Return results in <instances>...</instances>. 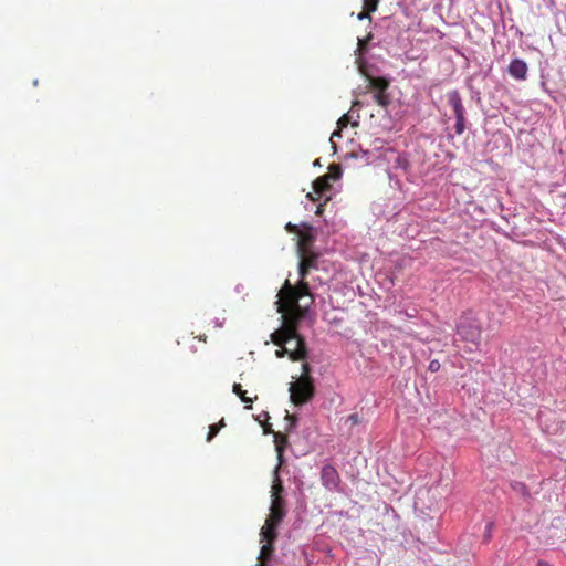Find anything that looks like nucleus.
I'll return each instance as SVG.
<instances>
[{
    "label": "nucleus",
    "instance_id": "obj_1",
    "mask_svg": "<svg viewBox=\"0 0 566 566\" xmlns=\"http://www.w3.org/2000/svg\"><path fill=\"white\" fill-rule=\"evenodd\" d=\"M277 312L282 314V326L271 334V339L276 346L291 344L304 339L298 333L301 321L305 317L314 298L310 292L307 282L292 285L286 280L279 292Z\"/></svg>",
    "mask_w": 566,
    "mask_h": 566
},
{
    "label": "nucleus",
    "instance_id": "obj_2",
    "mask_svg": "<svg viewBox=\"0 0 566 566\" xmlns=\"http://www.w3.org/2000/svg\"><path fill=\"white\" fill-rule=\"evenodd\" d=\"M457 334L460 339L471 344L474 348H469L470 352L476 349L481 342L482 327L479 321L469 315L462 316L457 327Z\"/></svg>",
    "mask_w": 566,
    "mask_h": 566
},
{
    "label": "nucleus",
    "instance_id": "obj_3",
    "mask_svg": "<svg viewBox=\"0 0 566 566\" xmlns=\"http://www.w3.org/2000/svg\"><path fill=\"white\" fill-rule=\"evenodd\" d=\"M315 395L314 381L297 379L290 385V398L295 406H302L313 399Z\"/></svg>",
    "mask_w": 566,
    "mask_h": 566
},
{
    "label": "nucleus",
    "instance_id": "obj_4",
    "mask_svg": "<svg viewBox=\"0 0 566 566\" xmlns=\"http://www.w3.org/2000/svg\"><path fill=\"white\" fill-rule=\"evenodd\" d=\"M448 104L452 107L455 115L454 130L458 135L463 134L465 129V109L462 104L460 93L458 91H451L447 95Z\"/></svg>",
    "mask_w": 566,
    "mask_h": 566
},
{
    "label": "nucleus",
    "instance_id": "obj_5",
    "mask_svg": "<svg viewBox=\"0 0 566 566\" xmlns=\"http://www.w3.org/2000/svg\"><path fill=\"white\" fill-rule=\"evenodd\" d=\"M287 345L289 344L279 346L280 348L275 352V356L277 358H283L285 355H287L292 361H300L307 357L308 352L305 339H298L295 342V346L293 348L289 347Z\"/></svg>",
    "mask_w": 566,
    "mask_h": 566
},
{
    "label": "nucleus",
    "instance_id": "obj_6",
    "mask_svg": "<svg viewBox=\"0 0 566 566\" xmlns=\"http://www.w3.org/2000/svg\"><path fill=\"white\" fill-rule=\"evenodd\" d=\"M298 274L301 276L300 283L305 282V277L311 269L317 268V254L313 252L302 251Z\"/></svg>",
    "mask_w": 566,
    "mask_h": 566
},
{
    "label": "nucleus",
    "instance_id": "obj_7",
    "mask_svg": "<svg viewBox=\"0 0 566 566\" xmlns=\"http://www.w3.org/2000/svg\"><path fill=\"white\" fill-rule=\"evenodd\" d=\"M322 482H323V485L326 489H328L329 491L337 490L339 482H340V478H339L337 470L333 465L327 464V465L323 467Z\"/></svg>",
    "mask_w": 566,
    "mask_h": 566
},
{
    "label": "nucleus",
    "instance_id": "obj_8",
    "mask_svg": "<svg viewBox=\"0 0 566 566\" xmlns=\"http://www.w3.org/2000/svg\"><path fill=\"white\" fill-rule=\"evenodd\" d=\"M332 188L327 177L321 176L313 181V192L307 193V198L312 201H318Z\"/></svg>",
    "mask_w": 566,
    "mask_h": 566
},
{
    "label": "nucleus",
    "instance_id": "obj_9",
    "mask_svg": "<svg viewBox=\"0 0 566 566\" xmlns=\"http://www.w3.org/2000/svg\"><path fill=\"white\" fill-rule=\"evenodd\" d=\"M507 71L515 80L524 81L526 80L528 67L523 60L514 59L511 61Z\"/></svg>",
    "mask_w": 566,
    "mask_h": 566
},
{
    "label": "nucleus",
    "instance_id": "obj_10",
    "mask_svg": "<svg viewBox=\"0 0 566 566\" xmlns=\"http://www.w3.org/2000/svg\"><path fill=\"white\" fill-rule=\"evenodd\" d=\"M285 501L283 497H275L271 501L270 515L268 520H271L276 523H281L285 516Z\"/></svg>",
    "mask_w": 566,
    "mask_h": 566
},
{
    "label": "nucleus",
    "instance_id": "obj_11",
    "mask_svg": "<svg viewBox=\"0 0 566 566\" xmlns=\"http://www.w3.org/2000/svg\"><path fill=\"white\" fill-rule=\"evenodd\" d=\"M264 432L265 433H270L272 432L273 433V437H274V444H275V450H276V453H277V459H279V464L277 465H281L282 461H283V452H284V449L285 447L287 446V437L281 432H273L270 428L268 427H264Z\"/></svg>",
    "mask_w": 566,
    "mask_h": 566
},
{
    "label": "nucleus",
    "instance_id": "obj_12",
    "mask_svg": "<svg viewBox=\"0 0 566 566\" xmlns=\"http://www.w3.org/2000/svg\"><path fill=\"white\" fill-rule=\"evenodd\" d=\"M279 525H280L279 523L266 518L263 527L261 528V533H260L262 541L275 542L276 537H277L276 528Z\"/></svg>",
    "mask_w": 566,
    "mask_h": 566
},
{
    "label": "nucleus",
    "instance_id": "obj_13",
    "mask_svg": "<svg viewBox=\"0 0 566 566\" xmlns=\"http://www.w3.org/2000/svg\"><path fill=\"white\" fill-rule=\"evenodd\" d=\"M368 85L367 90H373L375 92H387L389 87V81L385 77H373L367 76Z\"/></svg>",
    "mask_w": 566,
    "mask_h": 566
},
{
    "label": "nucleus",
    "instance_id": "obj_14",
    "mask_svg": "<svg viewBox=\"0 0 566 566\" xmlns=\"http://www.w3.org/2000/svg\"><path fill=\"white\" fill-rule=\"evenodd\" d=\"M232 391L241 399L242 402L245 403L247 409H252V402L253 400L258 399V396H254V398H250L247 396V391L242 389V386L240 384H233Z\"/></svg>",
    "mask_w": 566,
    "mask_h": 566
},
{
    "label": "nucleus",
    "instance_id": "obj_15",
    "mask_svg": "<svg viewBox=\"0 0 566 566\" xmlns=\"http://www.w3.org/2000/svg\"><path fill=\"white\" fill-rule=\"evenodd\" d=\"M279 467H276L275 471H274V481H273V485H272V490H271V497L272 499H275V497H282V492L284 491V488L282 485V482L279 478Z\"/></svg>",
    "mask_w": 566,
    "mask_h": 566
},
{
    "label": "nucleus",
    "instance_id": "obj_16",
    "mask_svg": "<svg viewBox=\"0 0 566 566\" xmlns=\"http://www.w3.org/2000/svg\"><path fill=\"white\" fill-rule=\"evenodd\" d=\"M373 99L377 105L384 108H386L391 102L390 96L387 92H375L373 95Z\"/></svg>",
    "mask_w": 566,
    "mask_h": 566
},
{
    "label": "nucleus",
    "instance_id": "obj_17",
    "mask_svg": "<svg viewBox=\"0 0 566 566\" xmlns=\"http://www.w3.org/2000/svg\"><path fill=\"white\" fill-rule=\"evenodd\" d=\"M274 542H266L262 547H261V552H260V556H259V559L261 562H266L271 558L272 554H273V551H274V546H273Z\"/></svg>",
    "mask_w": 566,
    "mask_h": 566
},
{
    "label": "nucleus",
    "instance_id": "obj_18",
    "mask_svg": "<svg viewBox=\"0 0 566 566\" xmlns=\"http://www.w3.org/2000/svg\"><path fill=\"white\" fill-rule=\"evenodd\" d=\"M342 176V169L339 165H331L328 167V172L324 175V177H327L329 181H336Z\"/></svg>",
    "mask_w": 566,
    "mask_h": 566
},
{
    "label": "nucleus",
    "instance_id": "obj_19",
    "mask_svg": "<svg viewBox=\"0 0 566 566\" xmlns=\"http://www.w3.org/2000/svg\"><path fill=\"white\" fill-rule=\"evenodd\" d=\"M300 240H298V248L301 251H306V247L311 243L312 237L307 233H298Z\"/></svg>",
    "mask_w": 566,
    "mask_h": 566
},
{
    "label": "nucleus",
    "instance_id": "obj_20",
    "mask_svg": "<svg viewBox=\"0 0 566 566\" xmlns=\"http://www.w3.org/2000/svg\"><path fill=\"white\" fill-rule=\"evenodd\" d=\"M311 366L308 363L302 364V375L298 379H304L305 381H314L313 377L311 376Z\"/></svg>",
    "mask_w": 566,
    "mask_h": 566
},
{
    "label": "nucleus",
    "instance_id": "obj_21",
    "mask_svg": "<svg viewBox=\"0 0 566 566\" xmlns=\"http://www.w3.org/2000/svg\"><path fill=\"white\" fill-rule=\"evenodd\" d=\"M224 426L223 420L219 424H211L207 436V441H211L219 432L220 427Z\"/></svg>",
    "mask_w": 566,
    "mask_h": 566
},
{
    "label": "nucleus",
    "instance_id": "obj_22",
    "mask_svg": "<svg viewBox=\"0 0 566 566\" xmlns=\"http://www.w3.org/2000/svg\"><path fill=\"white\" fill-rule=\"evenodd\" d=\"M373 39V35L371 33H369L367 36H365L364 39H358V48H357V51H359V53H363L366 49H367V45L369 43V41Z\"/></svg>",
    "mask_w": 566,
    "mask_h": 566
},
{
    "label": "nucleus",
    "instance_id": "obj_23",
    "mask_svg": "<svg viewBox=\"0 0 566 566\" xmlns=\"http://www.w3.org/2000/svg\"><path fill=\"white\" fill-rule=\"evenodd\" d=\"M380 0H363V7L369 11H376Z\"/></svg>",
    "mask_w": 566,
    "mask_h": 566
},
{
    "label": "nucleus",
    "instance_id": "obj_24",
    "mask_svg": "<svg viewBox=\"0 0 566 566\" xmlns=\"http://www.w3.org/2000/svg\"><path fill=\"white\" fill-rule=\"evenodd\" d=\"M340 136H342V129H339V128L337 127V129H335V130L332 133L331 137H329V143H331V146H332V148H333V150H334V151H336V143L334 142V139H335L336 137H340Z\"/></svg>",
    "mask_w": 566,
    "mask_h": 566
},
{
    "label": "nucleus",
    "instance_id": "obj_25",
    "mask_svg": "<svg viewBox=\"0 0 566 566\" xmlns=\"http://www.w3.org/2000/svg\"><path fill=\"white\" fill-rule=\"evenodd\" d=\"M349 124V116L347 114H344L338 120H337V127L339 129H343L345 127H347V125Z\"/></svg>",
    "mask_w": 566,
    "mask_h": 566
},
{
    "label": "nucleus",
    "instance_id": "obj_26",
    "mask_svg": "<svg viewBox=\"0 0 566 566\" xmlns=\"http://www.w3.org/2000/svg\"><path fill=\"white\" fill-rule=\"evenodd\" d=\"M373 11H369L368 9H365V7H363V11L358 13L357 15V19L358 20H365V19H368L369 21H371V13Z\"/></svg>",
    "mask_w": 566,
    "mask_h": 566
},
{
    "label": "nucleus",
    "instance_id": "obj_27",
    "mask_svg": "<svg viewBox=\"0 0 566 566\" xmlns=\"http://www.w3.org/2000/svg\"><path fill=\"white\" fill-rule=\"evenodd\" d=\"M428 369L432 373H436L440 369V363L437 359H433L429 363Z\"/></svg>",
    "mask_w": 566,
    "mask_h": 566
},
{
    "label": "nucleus",
    "instance_id": "obj_28",
    "mask_svg": "<svg viewBox=\"0 0 566 566\" xmlns=\"http://www.w3.org/2000/svg\"><path fill=\"white\" fill-rule=\"evenodd\" d=\"M285 229L291 233H300L297 226L292 224L291 222L286 223Z\"/></svg>",
    "mask_w": 566,
    "mask_h": 566
},
{
    "label": "nucleus",
    "instance_id": "obj_29",
    "mask_svg": "<svg viewBox=\"0 0 566 566\" xmlns=\"http://www.w3.org/2000/svg\"><path fill=\"white\" fill-rule=\"evenodd\" d=\"M286 419H289L291 421V427L295 426V422H296V416L294 415H286Z\"/></svg>",
    "mask_w": 566,
    "mask_h": 566
},
{
    "label": "nucleus",
    "instance_id": "obj_30",
    "mask_svg": "<svg viewBox=\"0 0 566 566\" xmlns=\"http://www.w3.org/2000/svg\"><path fill=\"white\" fill-rule=\"evenodd\" d=\"M323 211H324V208H323V205L321 203L317 206L315 213L317 216H321L323 213Z\"/></svg>",
    "mask_w": 566,
    "mask_h": 566
},
{
    "label": "nucleus",
    "instance_id": "obj_31",
    "mask_svg": "<svg viewBox=\"0 0 566 566\" xmlns=\"http://www.w3.org/2000/svg\"><path fill=\"white\" fill-rule=\"evenodd\" d=\"M349 420H352L354 423H357V422H358V417H357V415H350V416H349Z\"/></svg>",
    "mask_w": 566,
    "mask_h": 566
},
{
    "label": "nucleus",
    "instance_id": "obj_32",
    "mask_svg": "<svg viewBox=\"0 0 566 566\" xmlns=\"http://www.w3.org/2000/svg\"><path fill=\"white\" fill-rule=\"evenodd\" d=\"M537 566H549L546 562L539 560Z\"/></svg>",
    "mask_w": 566,
    "mask_h": 566
},
{
    "label": "nucleus",
    "instance_id": "obj_33",
    "mask_svg": "<svg viewBox=\"0 0 566 566\" xmlns=\"http://www.w3.org/2000/svg\"><path fill=\"white\" fill-rule=\"evenodd\" d=\"M206 339H207L206 335L199 337V340H201V342H206Z\"/></svg>",
    "mask_w": 566,
    "mask_h": 566
},
{
    "label": "nucleus",
    "instance_id": "obj_34",
    "mask_svg": "<svg viewBox=\"0 0 566 566\" xmlns=\"http://www.w3.org/2000/svg\"><path fill=\"white\" fill-rule=\"evenodd\" d=\"M358 104H359V102H358V101L354 102L353 107H354V106H356V105H358Z\"/></svg>",
    "mask_w": 566,
    "mask_h": 566
}]
</instances>
